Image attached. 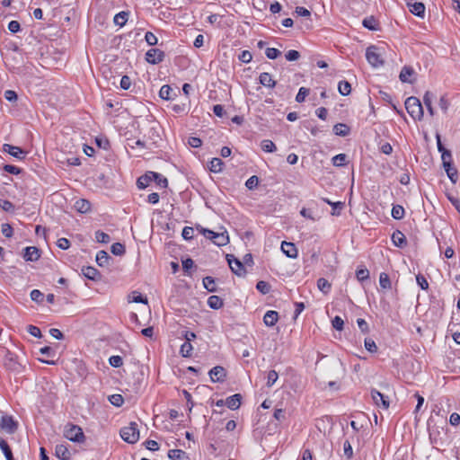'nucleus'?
<instances>
[{"label": "nucleus", "mask_w": 460, "mask_h": 460, "mask_svg": "<svg viewBox=\"0 0 460 460\" xmlns=\"http://www.w3.org/2000/svg\"><path fill=\"white\" fill-rule=\"evenodd\" d=\"M404 104L407 112L414 120H420L423 118V108L417 97L407 98Z\"/></svg>", "instance_id": "f257e3e1"}, {"label": "nucleus", "mask_w": 460, "mask_h": 460, "mask_svg": "<svg viewBox=\"0 0 460 460\" xmlns=\"http://www.w3.org/2000/svg\"><path fill=\"white\" fill-rule=\"evenodd\" d=\"M197 229L208 239L211 240L217 246H224L229 242L226 232L216 233L212 230L197 226Z\"/></svg>", "instance_id": "f03ea898"}, {"label": "nucleus", "mask_w": 460, "mask_h": 460, "mask_svg": "<svg viewBox=\"0 0 460 460\" xmlns=\"http://www.w3.org/2000/svg\"><path fill=\"white\" fill-rule=\"evenodd\" d=\"M64 436L66 438L73 442L83 443L85 436L81 427L74 424H67L64 429Z\"/></svg>", "instance_id": "7ed1b4c3"}, {"label": "nucleus", "mask_w": 460, "mask_h": 460, "mask_svg": "<svg viewBox=\"0 0 460 460\" xmlns=\"http://www.w3.org/2000/svg\"><path fill=\"white\" fill-rule=\"evenodd\" d=\"M121 438L129 443L134 444L139 439V431L136 422H130L128 426L124 427L120 430Z\"/></svg>", "instance_id": "20e7f679"}, {"label": "nucleus", "mask_w": 460, "mask_h": 460, "mask_svg": "<svg viewBox=\"0 0 460 460\" xmlns=\"http://www.w3.org/2000/svg\"><path fill=\"white\" fill-rule=\"evenodd\" d=\"M441 159H442L443 167H444L448 178L450 179V181L453 183H456L458 179V176H457V171L453 166V164H452L451 153L450 152H443V155H441Z\"/></svg>", "instance_id": "39448f33"}, {"label": "nucleus", "mask_w": 460, "mask_h": 460, "mask_svg": "<svg viewBox=\"0 0 460 460\" xmlns=\"http://www.w3.org/2000/svg\"><path fill=\"white\" fill-rule=\"evenodd\" d=\"M377 50L378 49L376 46H370L366 51L367 60L374 67H378L384 64V61Z\"/></svg>", "instance_id": "423d86ee"}, {"label": "nucleus", "mask_w": 460, "mask_h": 460, "mask_svg": "<svg viewBox=\"0 0 460 460\" xmlns=\"http://www.w3.org/2000/svg\"><path fill=\"white\" fill-rule=\"evenodd\" d=\"M226 261L231 270L239 277H243L246 274V270L240 260L236 259L233 254L226 255Z\"/></svg>", "instance_id": "0eeeda50"}, {"label": "nucleus", "mask_w": 460, "mask_h": 460, "mask_svg": "<svg viewBox=\"0 0 460 460\" xmlns=\"http://www.w3.org/2000/svg\"><path fill=\"white\" fill-rule=\"evenodd\" d=\"M0 429L8 434H13L18 429V422L13 416L3 415L0 420Z\"/></svg>", "instance_id": "6e6552de"}, {"label": "nucleus", "mask_w": 460, "mask_h": 460, "mask_svg": "<svg viewBox=\"0 0 460 460\" xmlns=\"http://www.w3.org/2000/svg\"><path fill=\"white\" fill-rule=\"evenodd\" d=\"M164 52L159 49H150L146 53V60L147 63L156 65L164 61Z\"/></svg>", "instance_id": "1a4fd4ad"}, {"label": "nucleus", "mask_w": 460, "mask_h": 460, "mask_svg": "<svg viewBox=\"0 0 460 460\" xmlns=\"http://www.w3.org/2000/svg\"><path fill=\"white\" fill-rule=\"evenodd\" d=\"M371 397L374 402V403L377 407H382L383 409H388L389 407V401L386 396H385L383 394L378 392L376 389H372L371 391Z\"/></svg>", "instance_id": "9d476101"}, {"label": "nucleus", "mask_w": 460, "mask_h": 460, "mask_svg": "<svg viewBox=\"0 0 460 460\" xmlns=\"http://www.w3.org/2000/svg\"><path fill=\"white\" fill-rule=\"evenodd\" d=\"M208 374L213 383L223 382L226 376V371L221 366L214 367Z\"/></svg>", "instance_id": "9b49d317"}, {"label": "nucleus", "mask_w": 460, "mask_h": 460, "mask_svg": "<svg viewBox=\"0 0 460 460\" xmlns=\"http://www.w3.org/2000/svg\"><path fill=\"white\" fill-rule=\"evenodd\" d=\"M3 150L19 160L24 159L26 155V152H24L21 147L9 144H4Z\"/></svg>", "instance_id": "f8f14e48"}, {"label": "nucleus", "mask_w": 460, "mask_h": 460, "mask_svg": "<svg viewBox=\"0 0 460 460\" xmlns=\"http://www.w3.org/2000/svg\"><path fill=\"white\" fill-rule=\"evenodd\" d=\"M281 251L287 257L296 259L298 255V251L293 243L283 241L281 243Z\"/></svg>", "instance_id": "ddd939ff"}, {"label": "nucleus", "mask_w": 460, "mask_h": 460, "mask_svg": "<svg viewBox=\"0 0 460 460\" xmlns=\"http://www.w3.org/2000/svg\"><path fill=\"white\" fill-rule=\"evenodd\" d=\"M154 178H158L157 172H149L142 176H140L137 181V186L139 190H143L146 188L151 181H153Z\"/></svg>", "instance_id": "4468645a"}, {"label": "nucleus", "mask_w": 460, "mask_h": 460, "mask_svg": "<svg viewBox=\"0 0 460 460\" xmlns=\"http://www.w3.org/2000/svg\"><path fill=\"white\" fill-rule=\"evenodd\" d=\"M413 0H406V4L410 9V12L416 16L422 17L425 13V5L420 2H414Z\"/></svg>", "instance_id": "2eb2a0df"}, {"label": "nucleus", "mask_w": 460, "mask_h": 460, "mask_svg": "<svg viewBox=\"0 0 460 460\" xmlns=\"http://www.w3.org/2000/svg\"><path fill=\"white\" fill-rule=\"evenodd\" d=\"M82 273L88 279L94 280V281L101 279V277H102L99 270L92 266L83 267Z\"/></svg>", "instance_id": "dca6fc26"}, {"label": "nucleus", "mask_w": 460, "mask_h": 460, "mask_svg": "<svg viewBox=\"0 0 460 460\" xmlns=\"http://www.w3.org/2000/svg\"><path fill=\"white\" fill-rule=\"evenodd\" d=\"M23 258L27 261H35L40 258V250L34 246H29L24 249Z\"/></svg>", "instance_id": "f3484780"}, {"label": "nucleus", "mask_w": 460, "mask_h": 460, "mask_svg": "<svg viewBox=\"0 0 460 460\" xmlns=\"http://www.w3.org/2000/svg\"><path fill=\"white\" fill-rule=\"evenodd\" d=\"M55 455L60 460H69L71 457V453L68 450L67 447L64 444H59L56 446Z\"/></svg>", "instance_id": "a211bd4d"}, {"label": "nucleus", "mask_w": 460, "mask_h": 460, "mask_svg": "<svg viewBox=\"0 0 460 460\" xmlns=\"http://www.w3.org/2000/svg\"><path fill=\"white\" fill-rule=\"evenodd\" d=\"M393 243L399 248H403L407 244V240L404 234L399 230H396L392 234Z\"/></svg>", "instance_id": "6ab92c4d"}, {"label": "nucleus", "mask_w": 460, "mask_h": 460, "mask_svg": "<svg viewBox=\"0 0 460 460\" xmlns=\"http://www.w3.org/2000/svg\"><path fill=\"white\" fill-rule=\"evenodd\" d=\"M242 395L240 394H235L232 396H229L226 399V405L230 410H237L241 405Z\"/></svg>", "instance_id": "aec40b11"}, {"label": "nucleus", "mask_w": 460, "mask_h": 460, "mask_svg": "<svg viewBox=\"0 0 460 460\" xmlns=\"http://www.w3.org/2000/svg\"><path fill=\"white\" fill-rule=\"evenodd\" d=\"M260 84L268 88H274L276 86V81L273 80L270 74L263 72L259 76Z\"/></svg>", "instance_id": "412c9836"}, {"label": "nucleus", "mask_w": 460, "mask_h": 460, "mask_svg": "<svg viewBox=\"0 0 460 460\" xmlns=\"http://www.w3.org/2000/svg\"><path fill=\"white\" fill-rule=\"evenodd\" d=\"M74 208L80 213H87L91 209V203L87 199H79L75 202Z\"/></svg>", "instance_id": "4be33fe9"}, {"label": "nucleus", "mask_w": 460, "mask_h": 460, "mask_svg": "<svg viewBox=\"0 0 460 460\" xmlns=\"http://www.w3.org/2000/svg\"><path fill=\"white\" fill-rule=\"evenodd\" d=\"M279 319V314L276 311H268L263 317L265 325L272 327L276 324Z\"/></svg>", "instance_id": "5701e85b"}, {"label": "nucleus", "mask_w": 460, "mask_h": 460, "mask_svg": "<svg viewBox=\"0 0 460 460\" xmlns=\"http://www.w3.org/2000/svg\"><path fill=\"white\" fill-rule=\"evenodd\" d=\"M111 256L105 251H99L96 254V262L100 267H104L108 265L109 261L111 260Z\"/></svg>", "instance_id": "b1692460"}, {"label": "nucleus", "mask_w": 460, "mask_h": 460, "mask_svg": "<svg viewBox=\"0 0 460 460\" xmlns=\"http://www.w3.org/2000/svg\"><path fill=\"white\" fill-rule=\"evenodd\" d=\"M323 200L325 203L332 206V216H339L341 214V209L344 208V203L341 201L332 202L327 198H323Z\"/></svg>", "instance_id": "393cba45"}, {"label": "nucleus", "mask_w": 460, "mask_h": 460, "mask_svg": "<svg viewBox=\"0 0 460 460\" xmlns=\"http://www.w3.org/2000/svg\"><path fill=\"white\" fill-rule=\"evenodd\" d=\"M350 128L344 123H337L333 127V132L337 136L346 137L349 134Z\"/></svg>", "instance_id": "a878e982"}, {"label": "nucleus", "mask_w": 460, "mask_h": 460, "mask_svg": "<svg viewBox=\"0 0 460 460\" xmlns=\"http://www.w3.org/2000/svg\"><path fill=\"white\" fill-rule=\"evenodd\" d=\"M224 166V163L220 158L214 157L209 162V170L212 172L217 173L222 172Z\"/></svg>", "instance_id": "bb28decb"}, {"label": "nucleus", "mask_w": 460, "mask_h": 460, "mask_svg": "<svg viewBox=\"0 0 460 460\" xmlns=\"http://www.w3.org/2000/svg\"><path fill=\"white\" fill-rule=\"evenodd\" d=\"M128 12H119L114 16L113 22L116 25L122 27L126 24L128 19Z\"/></svg>", "instance_id": "cd10ccee"}, {"label": "nucleus", "mask_w": 460, "mask_h": 460, "mask_svg": "<svg viewBox=\"0 0 460 460\" xmlns=\"http://www.w3.org/2000/svg\"><path fill=\"white\" fill-rule=\"evenodd\" d=\"M362 24L365 28H367L370 31H377L378 30V23L373 16L365 18L362 22Z\"/></svg>", "instance_id": "c85d7f7f"}, {"label": "nucleus", "mask_w": 460, "mask_h": 460, "mask_svg": "<svg viewBox=\"0 0 460 460\" xmlns=\"http://www.w3.org/2000/svg\"><path fill=\"white\" fill-rule=\"evenodd\" d=\"M412 74H413V69L411 66H405L402 67V69L400 73L399 78L403 83H411L409 77L411 76Z\"/></svg>", "instance_id": "c756f323"}, {"label": "nucleus", "mask_w": 460, "mask_h": 460, "mask_svg": "<svg viewBox=\"0 0 460 460\" xmlns=\"http://www.w3.org/2000/svg\"><path fill=\"white\" fill-rule=\"evenodd\" d=\"M208 305L212 309H219L223 306V300L217 296H211L208 299Z\"/></svg>", "instance_id": "7c9ffc66"}, {"label": "nucleus", "mask_w": 460, "mask_h": 460, "mask_svg": "<svg viewBox=\"0 0 460 460\" xmlns=\"http://www.w3.org/2000/svg\"><path fill=\"white\" fill-rule=\"evenodd\" d=\"M317 287L324 294H328L331 290V283L324 278H320L317 280Z\"/></svg>", "instance_id": "2f4dec72"}, {"label": "nucleus", "mask_w": 460, "mask_h": 460, "mask_svg": "<svg viewBox=\"0 0 460 460\" xmlns=\"http://www.w3.org/2000/svg\"><path fill=\"white\" fill-rule=\"evenodd\" d=\"M423 102L425 106L427 107V110L430 116L434 115V109L432 107V93L429 92H426V93L423 96Z\"/></svg>", "instance_id": "473e14b6"}, {"label": "nucleus", "mask_w": 460, "mask_h": 460, "mask_svg": "<svg viewBox=\"0 0 460 460\" xmlns=\"http://www.w3.org/2000/svg\"><path fill=\"white\" fill-rule=\"evenodd\" d=\"M338 90L341 95L347 96L351 92V85L347 81H341L338 85Z\"/></svg>", "instance_id": "72a5a7b5"}, {"label": "nucleus", "mask_w": 460, "mask_h": 460, "mask_svg": "<svg viewBox=\"0 0 460 460\" xmlns=\"http://www.w3.org/2000/svg\"><path fill=\"white\" fill-rule=\"evenodd\" d=\"M203 285H204V288L209 292L217 291L216 282L212 277H209V276L205 277L203 279Z\"/></svg>", "instance_id": "f704fd0d"}, {"label": "nucleus", "mask_w": 460, "mask_h": 460, "mask_svg": "<svg viewBox=\"0 0 460 460\" xmlns=\"http://www.w3.org/2000/svg\"><path fill=\"white\" fill-rule=\"evenodd\" d=\"M184 456H186V453L181 449H171L168 452V457L171 460H181Z\"/></svg>", "instance_id": "c9c22d12"}, {"label": "nucleus", "mask_w": 460, "mask_h": 460, "mask_svg": "<svg viewBox=\"0 0 460 460\" xmlns=\"http://www.w3.org/2000/svg\"><path fill=\"white\" fill-rule=\"evenodd\" d=\"M404 208L401 205H394L392 208V217L396 219L400 220L404 217Z\"/></svg>", "instance_id": "e433bc0d"}, {"label": "nucleus", "mask_w": 460, "mask_h": 460, "mask_svg": "<svg viewBox=\"0 0 460 460\" xmlns=\"http://www.w3.org/2000/svg\"><path fill=\"white\" fill-rule=\"evenodd\" d=\"M193 350V347L190 342L185 341L181 346L180 349V353L184 358H189L191 356Z\"/></svg>", "instance_id": "4c0bfd02"}, {"label": "nucleus", "mask_w": 460, "mask_h": 460, "mask_svg": "<svg viewBox=\"0 0 460 460\" xmlns=\"http://www.w3.org/2000/svg\"><path fill=\"white\" fill-rule=\"evenodd\" d=\"M172 89L171 88V86L168 84H164L161 87L159 91V96L164 100H170L172 99Z\"/></svg>", "instance_id": "58836bf2"}, {"label": "nucleus", "mask_w": 460, "mask_h": 460, "mask_svg": "<svg viewBox=\"0 0 460 460\" xmlns=\"http://www.w3.org/2000/svg\"><path fill=\"white\" fill-rule=\"evenodd\" d=\"M332 164L334 166H344L347 163V155L345 154H339L332 157Z\"/></svg>", "instance_id": "ea45409f"}, {"label": "nucleus", "mask_w": 460, "mask_h": 460, "mask_svg": "<svg viewBox=\"0 0 460 460\" xmlns=\"http://www.w3.org/2000/svg\"><path fill=\"white\" fill-rule=\"evenodd\" d=\"M379 284L380 287L384 289L391 288V280L388 274L382 272L379 276Z\"/></svg>", "instance_id": "a19ab883"}, {"label": "nucleus", "mask_w": 460, "mask_h": 460, "mask_svg": "<svg viewBox=\"0 0 460 460\" xmlns=\"http://www.w3.org/2000/svg\"><path fill=\"white\" fill-rule=\"evenodd\" d=\"M111 251L114 255L122 256L126 252L125 246L120 243H115L111 245Z\"/></svg>", "instance_id": "79ce46f5"}, {"label": "nucleus", "mask_w": 460, "mask_h": 460, "mask_svg": "<svg viewBox=\"0 0 460 460\" xmlns=\"http://www.w3.org/2000/svg\"><path fill=\"white\" fill-rule=\"evenodd\" d=\"M108 400L112 405L116 407H120L124 402L123 396L121 394H117L110 395L108 397Z\"/></svg>", "instance_id": "37998d69"}, {"label": "nucleus", "mask_w": 460, "mask_h": 460, "mask_svg": "<svg viewBox=\"0 0 460 460\" xmlns=\"http://www.w3.org/2000/svg\"><path fill=\"white\" fill-rule=\"evenodd\" d=\"M261 149L267 153H272L276 151L277 147L275 144L270 139H264L261 141Z\"/></svg>", "instance_id": "c03bdc74"}, {"label": "nucleus", "mask_w": 460, "mask_h": 460, "mask_svg": "<svg viewBox=\"0 0 460 460\" xmlns=\"http://www.w3.org/2000/svg\"><path fill=\"white\" fill-rule=\"evenodd\" d=\"M356 277L358 281L363 282L369 279V271L366 268L358 269L356 270Z\"/></svg>", "instance_id": "a18cd8bd"}, {"label": "nucleus", "mask_w": 460, "mask_h": 460, "mask_svg": "<svg viewBox=\"0 0 460 460\" xmlns=\"http://www.w3.org/2000/svg\"><path fill=\"white\" fill-rule=\"evenodd\" d=\"M0 448L2 449L6 459L11 458V456H13V453H12V450H11L9 445L2 438H0Z\"/></svg>", "instance_id": "49530a36"}, {"label": "nucleus", "mask_w": 460, "mask_h": 460, "mask_svg": "<svg viewBox=\"0 0 460 460\" xmlns=\"http://www.w3.org/2000/svg\"><path fill=\"white\" fill-rule=\"evenodd\" d=\"M95 239L98 243H108L111 241L110 235L100 230L95 232Z\"/></svg>", "instance_id": "de8ad7c7"}, {"label": "nucleus", "mask_w": 460, "mask_h": 460, "mask_svg": "<svg viewBox=\"0 0 460 460\" xmlns=\"http://www.w3.org/2000/svg\"><path fill=\"white\" fill-rule=\"evenodd\" d=\"M130 302L147 304V298L144 297L140 293L134 291L129 296Z\"/></svg>", "instance_id": "09e8293b"}, {"label": "nucleus", "mask_w": 460, "mask_h": 460, "mask_svg": "<svg viewBox=\"0 0 460 460\" xmlns=\"http://www.w3.org/2000/svg\"><path fill=\"white\" fill-rule=\"evenodd\" d=\"M256 288L263 295L268 294L270 291V285L263 280L258 281Z\"/></svg>", "instance_id": "8fccbe9b"}, {"label": "nucleus", "mask_w": 460, "mask_h": 460, "mask_svg": "<svg viewBox=\"0 0 460 460\" xmlns=\"http://www.w3.org/2000/svg\"><path fill=\"white\" fill-rule=\"evenodd\" d=\"M31 299L36 303H42L43 302V299H44V295L41 291H40L39 289H33L31 292Z\"/></svg>", "instance_id": "3c124183"}, {"label": "nucleus", "mask_w": 460, "mask_h": 460, "mask_svg": "<svg viewBox=\"0 0 460 460\" xmlns=\"http://www.w3.org/2000/svg\"><path fill=\"white\" fill-rule=\"evenodd\" d=\"M279 375L275 370H270L267 376V385L272 386L278 380Z\"/></svg>", "instance_id": "603ef678"}, {"label": "nucleus", "mask_w": 460, "mask_h": 460, "mask_svg": "<svg viewBox=\"0 0 460 460\" xmlns=\"http://www.w3.org/2000/svg\"><path fill=\"white\" fill-rule=\"evenodd\" d=\"M309 94V89L305 87H301L296 96V101L297 102H303L305 100V97Z\"/></svg>", "instance_id": "864d4df0"}, {"label": "nucleus", "mask_w": 460, "mask_h": 460, "mask_svg": "<svg viewBox=\"0 0 460 460\" xmlns=\"http://www.w3.org/2000/svg\"><path fill=\"white\" fill-rule=\"evenodd\" d=\"M145 40L149 46H155L158 42L157 37L151 31H147Z\"/></svg>", "instance_id": "5fc2aeb1"}, {"label": "nucleus", "mask_w": 460, "mask_h": 460, "mask_svg": "<svg viewBox=\"0 0 460 460\" xmlns=\"http://www.w3.org/2000/svg\"><path fill=\"white\" fill-rule=\"evenodd\" d=\"M238 59L243 63H250L252 59V55L249 50H243L238 56Z\"/></svg>", "instance_id": "6e6d98bb"}, {"label": "nucleus", "mask_w": 460, "mask_h": 460, "mask_svg": "<svg viewBox=\"0 0 460 460\" xmlns=\"http://www.w3.org/2000/svg\"><path fill=\"white\" fill-rule=\"evenodd\" d=\"M259 184V178L256 175L251 176L245 182V186L249 190L255 189Z\"/></svg>", "instance_id": "4d7b16f0"}, {"label": "nucleus", "mask_w": 460, "mask_h": 460, "mask_svg": "<svg viewBox=\"0 0 460 460\" xmlns=\"http://www.w3.org/2000/svg\"><path fill=\"white\" fill-rule=\"evenodd\" d=\"M109 363L113 367H119L123 364V359H122V358L120 356H117V355L116 356H111L109 358Z\"/></svg>", "instance_id": "13d9d810"}, {"label": "nucleus", "mask_w": 460, "mask_h": 460, "mask_svg": "<svg viewBox=\"0 0 460 460\" xmlns=\"http://www.w3.org/2000/svg\"><path fill=\"white\" fill-rule=\"evenodd\" d=\"M266 57L270 59H275L280 55V51L275 48H268L265 50Z\"/></svg>", "instance_id": "bf43d9fd"}, {"label": "nucleus", "mask_w": 460, "mask_h": 460, "mask_svg": "<svg viewBox=\"0 0 460 460\" xmlns=\"http://www.w3.org/2000/svg\"><path fill=\"white\" fill-rule=\"evenodd\" d=\"M416 280L421 289L427 290L429 288V282L423 275L418 274L416 276Z\"/></svg>", "instance_id": "052dcab7"}, {"label": "nucleus", "mask_w": 460, "mask_h": 460, "mask_svg": "<svg viewBox=\"0 0 460 460\" xmlns=\"http://www.w3.org/2000/svg\"><path fill=\"white\" fill-rule=\"evenodd\" d=\"M365 348L369 352H376L377 350V346L376 342L372 339H366L364 342Z\"/></svg>", "instance_id": "680f3d73"}, {"label": "nucleus", "mask_w": 460, "mask_h": 460, "mask_svg": "<svg viewBox=\"0 0 460 460\" xmlns=\"http://www.w3.org/2000/svg\"><path fill=\"white\" fill-rule=\"evenodd\" d=\"M343 451L348 459H350L353 456V449L349 440H346L343 443Z\"/></svg>", "instance_id": "e2e57ef3"}, {"label": "nucleus", "mask_w": 460, "mask_h": 460, "mask_svg": "<svg viewBox=\"0 0 460 460\" xmlns=\"http://www.w3.org/2000/svg\"><path fill=\"white\" fill-rule=\"evenodd\" d=\"M332 327L337 331L343 329L344 322L340 316H335L332 321Z\"/></svg>", "instance_id": "0e129e2a"}, {"label": "nucleus", "mask_w": 460, "mask_h": 460, "mask_svg": "<svg viewBox=\"0 0 460 460\" xmlns=\"http://www.w3.org/2000/svg\"><path fill=\"white\" fill-rule=\"evenodd\" d=\"M285 57L288 61H296L299 59L300 53L297 50L291 49L286 53Z\"/></svg>", "instance_id": "69168bd1"}, {"label": "nucleus", "mask_w": 460, "mask_h": 460, "mask_svg": "<svg viewBox=\"0 0 460 460\" xmlns=\"http://www.w3.org/2000/svg\"><path fill=\"white\" fill-rule=\"evenodd\" d=\"M194 229L190 226H185L182 229L181 235L185 240H191L193 238Z\"/></svg>", "instance_id": "338daca9"}, {"label": "nucleus", "mask_w": 460, "mask_h": 460, "mask_svg": "<svg viewBox=\"0 0 460 460\" xmlns=\"http://www.w3.org/2000/svg\"><path fill=\"white\" fill-rule=\"evenodd\" d=\"M27 331L28 332L36 337V338H40L41 337V332H40V329L37 326H34V325H28L27 326Z\"/></svg>", "instance_id": "774afa93"}]
</instances>
